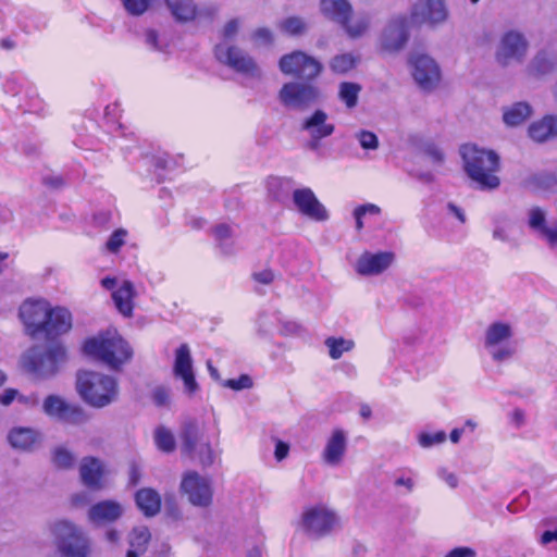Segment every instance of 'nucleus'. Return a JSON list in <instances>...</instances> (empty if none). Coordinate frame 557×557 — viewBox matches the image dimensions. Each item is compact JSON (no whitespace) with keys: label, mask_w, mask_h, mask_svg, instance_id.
<instances>
[{"label":"nucleus","mask_w":557,"mask_h":557,"mask_svg":"<svg viewBox=\"0 0 557 557\" xmlns=\"http://www.w3.org/2000/svg\"><path fill=\"white\" fill-rule=\"evenodd\" d=\"M448 208L461 223H465L466 216L461 209L453 203H449Z\"/></svg>","instance_id":"nucleus-64"},{"label":"nucleus","mask_w":557,"mask_h":557,"mask_svg":"<svg viewBox=\"0 0 557 557\" xmlns=\"http://www.w3.org/2000/svg\"><path fill=\"white\" fill-rule=\"evenodd\" d=\"M361 87L357 83L344 82L339 85L338 97L345 102L346 107L351 109L357 106Z\"/></svg>","instance_id":"nucleus-39"},{"label":"nucleus","mask_w":557,"mask_h":557,"mask_svg":"<svg viewBox=\"0 0 557 557\" xmlns=\"http://www.w3.org/2000/svg\"><path fill=\"white\" fill-rule=\"evenodd\" d=\"M49 309L50 304L45 299H27L22 304L20 318L29 335L36 336L44 332Z\"/></svg>","instance_id":"nucleus-18"},{"label":"nucleus","mask_w":557,"mask_h":557,"mask_svg":"<svg viewBox=\"0 0 557 557\" xmlns=\"http://www.w3.org/2000/svg\"><path fill=\"white\" fill-rule=\"evenodd\" d=\"M395 486H403L406 493H411L414 488V481L411 478L399 476L394 482Z\"/></svg>","instance_id":"nucleus-58"},{"label":"nucleus","mask_w":557,"mask_h":557,"mask_svg":"<svg viewBox=\"0 0 557 557\" xmlns=\"http://www.w3.org/2000/svg\"><path fill=\"white\" fill-rule=\"evenodd\" d=\"M127 232L123 228L114 231L109 237L106 247L111 252H116L124 245Z\"/></svg>","instance_id":"nucleus-48"},{"label":"nucleus","mask_w":557,"mask_h":557,"mask_svg":"<svg viewBox=\"0 0 557 557\" xmlns=\"http://www.w3.org/2000/svg\"><path fill=\"white\" fill-rule=\"evenodd\" d=\"M129 484L137 485L141 478L140 469L136 465H132L129 468Z\"/></svg>","instance_id":"nucleus-62"},{"label":"nucleus","mask_w":557,"mask_h":557,"mask_svg":"<svg viewBox=\"0 0 557 557\" xmlns=\"http://www.w3.org/2000/svg\"><path fill=\"white\" fill-rule=\"evenodd\" d=\"M513 335L512 326L506 322H494L485 331L484 347L496 362L509 360L516 352L509 343Z\"/></svg>","instance_id":"nucleus-11"},{"label":"nucleus","mask_w":557,"mask_h":557,"mask_svg":"<svg viewBox=\"0 0 557 557\" xmlns=\"http://www.w3.org/2000/svg\"><path fill=\"white\" fill-rule=\"evenodd\" d=\"M359 62V58L350 52L339 53L334 55L330 62L329 66L331 71L335 74H346L349 71L354 70Z\"/></svg>","instance_id":"nucleus-36"},{"label":"nucleus","mask_w":557,"mask_h":557,"mask_svg":"<svg viewBox=\"0 0 557 557\" xmlns=\"http://www.w3.org/2000/svg\"><path fill=\"white\" fill-rule=\"evenodd\" d=\"M16 400L25 407L33 408L39 404L36 394L23 395L18 393Z\"/></svg>","instance_id":"nucleus-54"},{"label":"nucleus","mask_w":557,"mask_h":557,"mask_svg":"<svg viewBox=\"0 0 557 557\" xmlns=\"http://www.w3.org/2000/svg\"><path fill=\"white\" fill-rule=\"evenodd\" d=\"M411 73L417 85L425 91L435 89L441 81L440 66L425 54L412 57Z\"/></svg>","instance_id":"nucleus-19"},{"label":"nucleus","mask_w":557,"mask_h":557,"mask_svg":"<svg viewBox=\"0 0 557 557\" xmlns=\"http://www.w3.org/2000/svg\"><path fill=\"white\" fill-rule=\"evenodd\" d=\"M449 17L445 0H414L410 7V18L431 26L444 24Z\"/></svg>","instance_id":"nucleus-16"},{"label":"nucleus","mask_w":557,"mask_h":557,"mask_svg":"<svg viewBox=\"0 0 557 557\" xmlns=\"http://www.w3.org/2000/svg\"><path fill=\"white\" fill-rule=\"evenodd\" d=\"M147 45L156 50H160L161 47L158 44V34L154 30H147L145 34Z\"/></svg>","instance_id":"nucleus-61"},{"label":"nucleus","mask_w":557,"mask_h":557,"mask_svg":"<svg viewBox=\"0 0 557 557\" xmlns=\"http://www.w3.org/2000/svg\"><path fill=\"white\" fill-rule=\"evenodd\" d=\"M65 349L61 345H54L45 354L35 350L24 357L25 367L33 373L47 376L55 373L58 364L65 360Z\"/></svg>","instance_id":"nucleus-17"},{"label":"nucleus","mask_w":557,"mask_h":557,"mask_svg":"<svg viewBox=\"0 0 557 557\" xmlns=\"http://www.w3.org/2000/svg\"><path fill=\"white\" fill-rule=\"evenodd\" d=\"M320 89L307 82H288L281 87L277 98L283 107L305 111L319 101Z\"/></svg>","instance_id":"nucleus-9"},{"label":"nucleus","mask_w":557,"mask_h":557,"mask_svg":"<svg viewBox=\"0 0 557 557\" xmlns=\"http://www.w3.org/2000/svg\"><path fill=\"white\" fill-rule=\"evenodd\" d=\"M409 39L408 17L405 14L392 16L382 29L380 47L387 52H398Z\"/></svg>","instance_id":"nucleus-15"},{"label":"nucleus","mask_w":557,"mask_h":557,"mask_svg":"<svg viewBox=\"0 0 557 557\" xmlns=\"http://www.w3.org/2000/svg\"><path fill=\"white\" fill-rule=\"evenodd\" d=\"M84 352L101 360L112 369H117L132 357V349L116 331H108L84 344Z\"/></svg>","instance_id":"nucleus-4"},{"label":"nucleus","mask_w":557,"mask_h":557,"mask_svg":"<svg viewBox=\"0 0 557 557\" xmlns=\"http://www.w3.org/2000/svg\"><path fill=\"white\" fill-rule=\"evenodd\" d=\"M301 128L310 136L308 147L311 150H317L320 146V140L331 136L335 129L334 125L327 122V114L322 110H317L313 114L306 117Z\"/></svg>","instance_id":"nucleus-24"},{"label":"nucleus","mask_w":557,"mask_h":557,"mask_svg":"<svg viewBox=\"0 0 557 557\" xmlns=\"http://www.w3.org/2000/svg\"><path fill=\"white\" fill-rule=\"evenodd\" d=\"M530 42L523 32L510 28L503 32L495 45L494 60L502 67L524 63Z\"/></svg>","instance_id":"nucleus-5"},{"label":"nucleus","mask_w":557,"mask_h":557,"mask_svg":"<svg viewBox=\"0 0 557 557\" xmlns=\"http://www.w3.org/2000/svg\"><path fill=\"white\" fill-rule=\"evenodd\" d=\"M9 445L20 453H33L41 446L42 434L35 428L13 426L7 433Z\"/></svg>","instance_id":"nucleus-21"},{"label":"nucleus","mask_w":557,"mask_h":557,"mask_svg":"<svg viewBox=\"0 0 557 557\" xmlns=\"http://www.w3.org/2000/svg\"><path fill=\"white\" fill-rule=\"evenodd\" d=\"M445 557H476V553L471 547L460 546L448 552Z\"/></svg>","instance_id":"nucleus-52"},{"label":"nucleus","mask_w":557,"mask_h":557,"mask_svg":"<svg viewBox=\"0 0 557 557\" xmlns=\"http://www.w3.org/2000/svg\"><path fill=\"white\" fill-rule=\"evenodd\" d=\"M125 10L132 15H141L150 7L152 0H121Z\"/></svg>","instance_id":"nucleus-45"},{"label":"nucleus","mask_w":557,"mask_h":557,"mask_svg":"<svg viewBox=\"0 0 557 557\" xmlns=\"http://www.w3.org/2000/svg\"><path fill=\"white\" fill-rule=\"evenodd\" d=\"M224 387L232 388L234 391H242L250 388L252 386V380L247 374H242L238 379L226 380L222 383Z\"/></svg>","instance_id":"nucleus-49"},{"label":"nucleus","mask_w":557,"mask_h":557,"mask_svg":"<svg viewBox=\"0 0 557 557\" xmlns=\"http://www.w3.org/2000/svg\"><path fill=\"white\" fill-rule=\"evenodd\" d=\"M528 226L544 239L549 248L557 246V220L547 223V212L539 206L531 207L528 212Z\"/></svg>","instance_id":"nucleus-22"},{"label":"nucleus","mask_w":557,"mask_h":557,"mask_svg":"<svg viewBox=\"0 0 557 557\" xmlns=\"http://www.w3.org/2000/svg\"><path fill=\"white\" fill-rule=\"evenodd\" d=\"M242 26V21L239 18H232L224 24L221 29V36L224 39L223 42L227 40H234L239 33Z\"/></svg>","instance_id":"nucleus-47"},{"label":"nucleus","mask_w":557,"mask_h":557,"mask_svg":"<svg viewBox=\"0 0 557 557\" xmlns=\"http://www.w3.org/2000/svg\"><path fill=\"white\" fill-rule=\"evenodd\" d=\"M72 314L66 308L50 307L42 334L50 338L62 335L72 329Z\"/></svg>","instance_id":"nucleus-29"},{"label":"nucleus","mask_w":557,"mask_h":557,"mask_svg":"<svg viewBox=\"0 0 557 557\" xmlns=\"http://www.w3.org/2000/svg\"><path fill=\"white\" fill-rule=\"evenodd\" d=\"M394 259L395 255L391 251H364L356 261L355 270L363 276L379 275L392 265Z\"/></svg>","instance_id":"nucleus-23"},{"label":"nucleus","mask_w":557,"mask_h":557,"mask_svg":"<svg viewBox=\"0 0 557 557\" xmlns=\"http://www.w3.org/2000/svg\"><path fill=\"white\" fill-rule=\"evenodd\" d=\"M339 524L335 511L324 505L306 508L299 521L300 529L310 537H322Z\"/></svg>","instance_id":"nucleus-10"},{"label":"nucleus","mask_w":557,"mask_h":557,"mask_svg":"<svg viewBox=\"0 0 557 557\" xmlns=\"http://www.w3.org/2000/svg\"><path fill=\"white\" fill-rule=\"evenodd\" d=\"M557 71V51L543 49L536 52L527 66L528 75L542 77Z\"/></svg>","instance_id":"nucleus-30"},{"label":"nucleus","mask_w":557,"mask_h":557,"mask_svg":"<svg viewBox=\"0 0 557 557\" xmlns=\"http://www.w3.org/2000/svg\"><path fill=\"white\" fill-rule=\"evenodd\" d=\"M135 502L140 511L147 517H154L161 509V496L150 487L140 488L135 495Z\"/></svg>","instance_id":"nucleus-33"},{"label":"nucleus","mask_w":557,"mask_h":557,"mask_svg":"<svg viewBox=\"0 0 557 557\" xmlns=\"http://www.w3.org/2000/svg\"><path fill=\"white\" fill-rule=\"evenodd\" d=\"M106 474L103 462L95 457H84L79 463V475L84 485L91 490L103 487L102 478Z\"/></svg>","instance_id":"nucleus-28"},{"label":"nucleus","mask_w":557,"mask_h":557,"mask_svg":"<svg viewBox=\"0 0 557 557\" xmlns=\"http://www.w3.org/2000/svg\"><path fill=\"white\" fill-rule=\"evenodd\" d=\"M216 60L233 71L251 78H261L262 71L246 51L228 42H220L214 47Z\"/></svg>","instance_id":"nucleus-7"},{"label":"nucleus","mask_w":557,"mask_h":557,"mask_svg":"<svg viewBox=\"0 0 557 557\" xmlns=\"http://www.w3.org/2000/svg\"><path fill=\"white\" fill-rule=\"evenodd\" d=\"M324 344L329 348L330 357L334 360L339 359L344 352L350 351L355 346L354 341L343 337H327Z\"/></svg>","instance_id":"nucleus-38"},{"label":"nucleus","mask_w":557,"mask_h":557,"mask_svg":"<svg viewBox=\"0 0 557 557\" xmlns=\"http://www.w3.org/2000/svg\"><path fill=\"white\" fill-rule=\"evenodd\" d=\"M232 234L233 231L231 226L226 224H220L214 228L215 239L220 243L225 253L231 252V245L228 244V240L231 239Z\"/></svg>","instance_id":"nucleus-43"},{"label":"nucleus","mask_w":557,"mask_h":557,"mask_svg":"<svg viewBox=\"0 0 557 557\" xmlns=\"http://www.w3.org/2000/svg\"><path fill=\"white\" fill-rule=\"evenodd\" d=\"M182 450L199 461L202 467H210L215 460V453L208 442H203V433L195 422L184 425L181 434Z\"/></svg>","instance_id":"nucleus-13"},{"label":"nucleus","mask_w":557,"mask_h":557,"mask_svg":"<svg viewBox=\"0 0 557 557\" xmlns=\"http://www.w3.org/2000/svg\"><path fill=\"white\" fill-rule=\"evenodd\" d=\"M532 114V108L527 102H517L504 111V122L508 126H517L528 120Z\"/></svg>","instance_id":"nucleus-35"},{"label":"nucleus","mask_w":557,"mask_h":557,"mask_svg":"<svg viewBox=\"0 0 557 557\" xmlns=\"http://www.w3.org/2000/svg\"><path fill=\"white\" fill-rule=\"evenodd\" d=\"M461 156L467 174L481 189H496L499 186L500 181L496 175L499 170V157L495 151L475 145H465L461 148Z\"/></svg>","instance_id":"nucleus-1"},{"label":"nucleus","mask_w":557,"mask_h":557,"mask_svg":"<svg viewBox=\"0 0 557 557\" xmlns=\"http://www.w3.org/2000/svg\"><path fill=\"white\" fill-rule=\"evenodd\" d=\"M152 399L157 406H166L170 403V392L168 388L159 386L152 392Z\"/></svg>","instance_id":"nucleus-51"},{"label":"nucleus","mask_w":557,"mask_h":557,"mask_svg":"<svg viewBox=\"0 0 557 557\" xmlns=\"http://www.w3.org/2000/svg\"><path fill=\"white\" fill-rule=\"evenodd\" d=\"M76 386L83 400L95 408L107 407L119 396L116 380L100 372L79 371Z\"/></svg>","instance_id":"nucleus-2"},{"label":"nucleus","mask_w":557,"mask_h":557,"mask_svg":"<svg viewBox=\"0 0 557 557\" xmlns=\"http://www.w3.org/2000/svg\"><path fill=\"white\" fill-rule=\"evenodd\" d=\"M511 420L517 428L521 426L524 423V412L520 409H515L511 414Z\"/></svg>","instance_id":"nucleus-63"},{"label":"nucleus","mask_w":557,"mask_h":557,"mask_svg":"<svg viewBox=\"0 0 557 557\" xmlns=\"http://www.w3.org/2000/svg\"><path fill=\"white\" fill-rule=\"evenodd\" d=\"M150 540V532L146 527H138L133 529L129 534V549L136 550L137 556L146 550V545Z\"/></svg>","instance_id":"nucleus-40"},{"label":"nucleus","mask_w":557,"mask_h":557,"mask_svg":"<svg viewBox=\"0 0 557 557\" xmlns=\"http://www.w3.org/2000/svg\"><path fill=\"white\" fill-rule=\"evenodd\" d=\"M101 285L106 289L112 290V299L119 312L124 317H131L135 297L133 283L127 280L117 281L115 277H104Z\"/></svg>","instance_id":"nucleus-20"},{"label":"nucleus","mask_w":557,"mask_h":557,"mask_svg":"<svg viewBox=\"0 0 557 557\" xmlns=\"http://www.w3.org/2000/svg\"><path fill=\"white\" fill-rule=\"evenodd\" d=\"M321 13L330 21L338 24L345 34L357 39L364 36L371 26L368 13H355L348 0H320Z\"/></svg>","instance_id":"nucleus-3"},{"label":"nucleus","mask_w":557,"mask_h":557,"mask_svg":"<svg viewBox=\"0 0 557 557\" xmlns=\"http://www.w3.org/2000/svg\"><path fill=\"white\" fill-rule=\"evenodd\" d=\"M280 28L288 35H301L306 30V23L300 17L290 16L281 22Z\"/></svg>","instance_id":"nucleus-41"},{"label":"nucleus","mask_w":557,"mask_h":557,"mask_svg":"<svg viewBox=\"0 0 557 557\" xmlns=\"http://www.w3.org/2000/svg\"><path fill=\"white\" fill-rule=\"evenodd\" d=\"M55 545L62 557H87L89 540L81 528L69 521L55 522L52 528Z\"/></svg>","instance_id":"nucleus-6"},{"label":"nucleus","mask_w":557,"mask_h":557,"mask_svg":"<svg viewBox=\"0 0 557 557\" xmlns=\"http://www.w3.org/2000/svg\"><path fill=\"white\" fill-rule=\"evenodd\" d=\"M251 38L258 46H268L273 42V34L265 27L256 29L252 33Z\"/></svg>","instance_id":"nucleus-50"},{"label":"nucleus","mask_w":557,"mask_h":557,"mask_svg":"<svg viewBox=\"0 0 557 557\" xmlns=\"http://www.w3.org/2000/svg\"><path fill=\"white\" fill-rule=\"evenodd\" d=\"M356 210L358 211V214H362L363 216L366 214L377 215L381 213V208L374 203L359 206Z\"/></svg>","instance_id":"nucleus-55"},{"label":"nucleus","mask_w":557,"mask_h":557,"mask_svg":"<svg viewBox=\"0 0 557 557\" xmlns=\"http://www.w3.org/2000/svg\"><path fill=\"white\" fill-rule=\"evenodd\" d=\"M175 21L186 23L194 21L199 10L194 0H164Z\"/></svg>","instance_id":"nucleus-34"},{"label":"nucleus","mask_w":557,"mask_h":557,"mask_svg":"<svg viewBox=\"0 0 557 557\" xmlns=\"http://www.w3.org/2000/svg\"><path fill=\"white\" fill-rule=\"evenodd\" d=\"M257 282L262 284H270L274 280V274L271 270H263L253 274Z\"/></svg>","instance_id":"nucleus-57"},{"label":"nucleus","mask_w":557,"mask_h":557,"mask_svg":"<svg viewBox=\"0 0 557 557\" xmlns=\"http://www.w3.org/2000/svg\"><path fill=\"white\" fill-rule=\"evenodd\" d=\"M418 441L420 446L423 448H429L434 445L444 443L446 441V433L444 431H437L435 433H421Z\"/></svg>","instance_id":"nucleus-44"},{"label":"nucleus","mask_w":557,"mask_h":557,"mask_svg":"<svg viewBox=\"0 0 557 557\" xmlns=\"http://www.w3.org/2000/svg\"><path fill=\"white\" fill-rule=\"evenodd\" d=\"M174 374L184 381L185 391L189 394L198 388L193 371V360L187 344H182L175 351Z\"/></svg>","instance_id":"nucleus-26"},{"label":"nucleus","mask_w":557,"mask_h":557,"mask_svg":"<svg viewBox=\"0 0 557 557\" xmlns=\"http://www.w3.org/2000/svg\"><path fill=\"white\" fill-rule=\"evenodd\" d=\"M529 136L537 143L557 137V116L547 115L529 126Z\"/></svg>","instance_id":"nucleus-32"},{"label":"nucleus","mask_w":557,"mask_h":557,"mask_svg":"<svg viewBox=\"0 0 557 557\" xmlns=\"http://www.w3.org/2000/svg\"><path fill=\"white\" fill-rule=\"evenodd\" d=\"M278 67L283 74L307 82L315 79L323 70L320 61L300 50L284 54L278 61Z\"/></svg>","instance_id":"nucleus-12"},{"label":"nucleus","mask_w":557,"mask_h":557,"mask_svg":"<svg viewBox=\"0 0 557 557\" xmlns=\"http://www.w3.org/2000/svg\"><path fill=\"white\" fill-rule=\"evenodd\" d=\"M180 492L190 505L198 508H209L213 504L212 479L197 471H186L181 480Z\"/></svg>","instance_id":"nucleus-8"},{"label":"nucleus","mask_w":557,"mask_h":557,"mask_svg":"<svg viewBox=\"0 0 557 557\" xmlns=\"http://www.w3.org/2000/svg\"><path fill=\"white\" fill-rule=\"evenodd\" d=\"M293 200L299 212L311 220L325 221L329 216L326 209L310 188L296 189Z\"/></svg>","instance_id":"nucleus-25"},{"label":"nucleus","mask_w":557,"mask_h":557,"mask_svg":"<svg viewBox=\"0 0 557 557\" xmlns=\"http://www.w3.org/2000/svg\"><path fill=\"white\" fill-rule=\"evenodd\" d=\"M76 456L64 446H57L51 451V462L54 468L60 470L72 469L75 465Z\"/></svg>","instance_id":"nucleus-37"},{"label":"nucleus","mask_w":557,"mask_h":557,"mask_svg":"<svg viewBox=\"0 0 557 557\" xmlns=\"http://www.w3.org/2000/svg\"><path fill=\"white\" fill-rule=\"evenodd\" d=\"M42 411L52 419L73 425H81L89 420L81 406L67 403L58 395H49L45 398Z\"/></svg>","instance_id":"nucleus-14"},{"label":"nucleus","mask_w":557,"mask_h":557,"mask_svg":"<svg viewBox=\"0 0 557 557\" xmlns=\"http://www.w3.org/2000/svg\"><path fill=\"white\" fill-rule=\"evenodd\" d=\"M347 450V434L342 429H335L322 451L323 461L331 466L337 467L342 463Z\"/></svg>","instance_id":"nucleus-27"},{"label":"nucleus","mask_w":557,"mask_h":557,"mask_svg":"<svg viewBox=\"0 0 557 557\" xmlns=\"http://www.w3.org/2000/svg\"><path fill=\"white\" fill-rule=\"evenodd\" d=\"M356 138L358 139L360 146L367 150H375L379 147L377 136L369 131H360L356 133Z\"/></svg>","instance_id":"nucleus-46"},{"label":"nucleus","mask_w":557,"mask_h":557,"mask_svg":"<svg viewBox=\"0 0 557 557\" xmlns=\"http://www.w3.org/2000/svg\"><path fill=\"white\" fill-rule=\"evenodd\" d=\"M123 513L120 503L114 500H103L95 504L88 511V518L92 523L103 524L115 521Z\"/></svg>","instance_id":"nucleus-31"},{"label":"nucleus","mask_w":557,"mask_h":557,"mask_svg":"<svg viewBox=\"0 0 557 557\" xmlns=\"http://www.w3.org/2000/svg\"><path fill=\"white\" fill-rule=\"evenodd\" d=\"M18 395V391L14 388H7L3 391V393L0 395V403L3 406L11 405L14 400H16Z\"/></svg>","instance_id":"nucleus-53"},{"label":"nucleus","mask_w":557,"mask_h":557,"mask_svg":"<svg viewBox=\"0 0 557 557\" xmlns=\"http://www.w3.org/2000/svg\"><path fill=\"white\" fill-rule=\"evenodd\" d=\"M438 475L451 487L455 488L458 485V479L455 473L448 472L445 469L438 471Z\"/></svg>","instance_id":"nucleus-56"},{"label":"nucleus","mask_w":557,"mask_h":557,"mask_svg":"<svg viewBox=\"0 0 557 557\" xmlns=\"http://www.w3.org/2000/svg\"><path fill=\"white\" fill-rule=\"evenodd\" d=\"M288 450H289V446L286 443H284L282 441H277V443L275 445V451H274L275 458L278 461L283 460L287 456Z\"/></svg>","instance_id":"nucleus-59"},{"label":"nucleus","mask_w":557,"mask_h":557,"mask_svg":"<svg viewBox=\"0 0 557 557\" xmlns=\"http://www.w3.org/2000/svg\"><path fill=\"white\" fill-rule=\"evenodd\" d=\"M426 153L435 163H442L444 160V153L435 146L428 147Z\"/></svg>","instance_id":"nucleus-60"},{"label":"nucleus","mask_w":557,"mask_h":557,"mask_svg":"<svg viewBox=\"0 0 557 557\" xmlns=\"http://www.w3.org/2000/svg\"><path fill=\"white\" fill-rule=\"evenodd\" d=\"M154 440H156V444L159 447V449H161L163 451L170 453L175 447V441H174L173 434L164 428H159L156 431Z\"/></svg>","instance_id":"nucleus-42"}]
</instances>
